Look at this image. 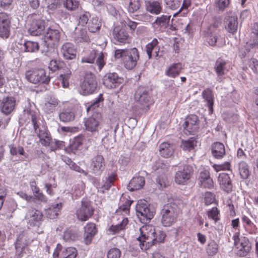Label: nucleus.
Segmentation results:
<instances>
[{
	"mask_svg": "<svg viewBox=\"0 0 258 258\" xmlns=\"http://www.w3.org/2000/svg\"><path fill=\"white\" fill-rule=\"evenodd\" d=\"M151 91L147 87L140 86L136 90L134 99L142 109H148L152 102Z\"/></svg>",
	"mask_w": 258,
	"mask_h": 258,
	"instance_id": "7",
	"label": "nucleus"
},
{
	"mask_svg": "<svg viewBox=\"0 0 258 258\" xmlns=\"http://www.w3.org/2000/svg\"><path fill=\"white\" fill-rule=\"evenodd\" d=\"M219 250V245L213 240L210 241L206 248V251L209 256H214L217 254Z\"/></svg>",
	"mask_w": 258,
	"mask_h": 258,
	"instance_id": "48",
	"label": "nucleus"
},
{
	"mask_svg": "<svg viewBox=\"0 0 258 258\" xmlns=\"http://www.w3.org/2000/svg\"><path fill=\"white\" fill-rule=\"evenodd\" d=\"M78 252L76 248L74 247H68L62 251L61 258H76Z\"/></svg>",
	"mask_w": 258,
	"mask_h": 258,
	"instance_id": "53",
	"label": "nucleus"
},
{
	"mask_svg": "<svg viewBox=\"0 0 258 258\" xmlns=\"http://www.w3.org/2000/svg\"><path fill=\"white\" fill-rule=\"evenodd\" d=\"M61 32L59 29L49 28L44 35V42L47 47H53L59 42Z\"/></svg>",
	"mask_w": 258,
	"mask_h": 258,
	"instance_id": "14",
	"label": "nucleus"
},
{
	"mask_svg": "<svg viewBox=\"0 0 258 258\" xmlns=\"http://www.w3.org/2000/svg\"><path fill=\"white\" fill-rule=\"evenodd\" d=\"M123 79L119 77L116 73L106 74L103 78V83L107 88L112 89L117 87L122 83Z\"/></svg>",
	"mask_w": 258,
	"mask_h": 258,
	"instance_id": "20",
	"label": "nucleus"
},
{
	"mask_svg": "<svg viewBox=\"0 0 258 258\" xmlns=\"http://www.w3.org/2000/svg\"><path fill=\"white\" fill-rule=\"evenodd\" d=\"M94 209L90 202L82 200L81 207L76 211L77 219L81 221L88 220L93 214Z\"/></svg>",
	"mask_w": 258,
	"mask_h": 258,
	"instance_id": "12",
	"label": "nucleus"
},
{
	"mask_svg": "<svg viewBox=\"0 0 258 258\" xmlns=\"http://www.w3.org/2000/svg\"><path fill=\"white\" fill-rule=\"evenodd\" d=\"M161 214L162 225L165 227L170 226L175 222L177 216V206L171 204L165 205Z\"/></svg>",
	"mask_w": 258,
	"mask_h": 258,
	"instance_id": "8",
	"label": "nucleus"
},
{
	"mask_svg": "<svg viewBox=\"0 0 258 258\" xmlns=\"http://www.w3.org/2000/svg\"><path fill=\"white\" fill-rule=\"evenodd\" d=\"M60 120L64 122L71 121L75 118L74 112L70 109L63 110L59 115Z\"/></svg>",
	"mask_w": 258,
	"mask_h": 258,
	"instance_id": "45",
	"label": "nucleus"
},
{
	"mask_svg": "<svg viewBox=\"0 0 258 258\" xmlns=\"http://www.w3.org/2000/svg\"><path fill=\"white\" fill-rule=\"evenodd\" d=\"M198 142L196 139L191 138L187 140L182 141L181 147L184 151H190L195 149L197 146Z\"/></svg>",
	"mask_w": 258,
	"mask_h": 258,
	"instance_id": "46",
	"label": "nucleus"
},
{
	"mask_svg": "<svg viewBox=\"0 0 258 258\" xmlns=\"http://www.w3.org/2000/svg\"><path fill=\"white\" fill-rule=\"evenodd\" d=\"M63 238L67 241H75L78 238V234L75 231L68 229L64 232Z\"/></svg>",
	"mask_w": 258,
	"mask_h": 258,
	"instance_id": "56",
	"label": "nucleus"
},
{
	"mask_svg": "<svg viewBox=\"0 0 258 258\" xmlns=\"http://www.w3.org/2000/svg\"><path fill=\"white\" fill-rule=\"evenodd\" d=\"M204 203L206 205L213 203L215 201V196L210 191H207L204 195Z\"/></svg>",
	"mask_w": 258,
	"mask_h": 258,
	"instance_id": "63",
	"label": "nucleus"
},
{
	"mask_svg": "<svg viewBox=\"0 0 258 258\" xmlns=\"http://www.w3.org/2000/svg\"><path fill=\"white\" fill-rule=\"evenodd\" d=\"M159 42L158 40L156 38H154L151 42L148 43L146 46V51L148 55V58L151 59L152 56V51L153 50H156L157 49L159 50V49L158 48V44ZM156 54V56H158V53L157 51L155 52Z\"/></svg>",
	"mask_w": 258,
	"mask_h": 258,
	"instance_id": "43",
	"label": "nucleus"
},
{
	"mask_svg": "<svg viewBox=\"0 0 258 258\" xmlns=\"http://www.w3.org/2000/svg\"><path fill=\"white\" fill-rule=\"evenodd\" d=\"M199 128L198 117L191 114L185 118L183 132L186 135H194Z\"/></svg>",
	"mask_w": 258,
	"mask_h": 258,
	"instance_id": "13",
	"label": "nucleus"
},
{
	"mask_svg": "<svg viewBox=\"0 0 258 258\" xmlns=\"http://www.w3.org/2000/svg\"><path fill=\"white\" fill-rule=\"evenodd\" d=\"M175 146L168 142H163L159 146L160 155L164 158H169L172 155Z\"/></svg>",
	"mask_w": 258,
	"mask_h": 258,
	"instance_id": "33",
	"label": "nucleus"
},
{
	"mask_svg": "<svg viewBox=\"0 0 258 258\" xmlns=\"http://www.w3.org/2000/svg\"><path fill=\"white\" fill-rule=\"evenodd\" d=\"M208 218L213 220L215 222L220 220L219 211L216 207H213L207 212Z\"/></svg>",
	"mask_w": 258,
	"mask_h": 258,
	"instance_id": "61",
	"label": "nucleus"
},
{
	"mask_svg": "<svg viewBox=\"0 0 258 258\" xmlns=\"http://www.w3.org/2000/svg\"><path fill=\"white\" fill-rule=\"evenodd\" d=\"M91 168L94 174H101L105 168V161L102 155H97L92 159Z\"/></svg>",
	"mask_w": 258,
	"mask_h": 258,
	"instance_id": "26",
	"label": "nucleus"
},
{
	"mask_svg": "<svg viewBox=\"0 0 258 258\" xmlns=\"http://www.w3.org/2000/svg\"><path fill=\"white\" fill-rule=\"evenodd\" d=\"M77 67V63L75 61H73L72 65L70 66V69L66 68L63 69V72L61 73L57 77L58 83H60L63 88H66L69 87V80L72 74L71 69H73V68L75 69Z\"/></svg>",
	"mask_w": 258,
	"mask_h": 258,
	"instance_id": "27",
	"label": "nucleus"
},
{
	"mask_svg": "<svg viewBox=\"0 0 258 258\" xmlns=\"http://www.w3.org/2000/svg\"><path fill=\"white\" fill-rule=\"evenodd\" d=\"M25 78L30 83L34 84H48L50 77L44 69H33L25 72Z\"/></svg>",
	"mask_w": 258,
	"mask_h": 258,
	"instance_id": "5",
	"label": "nucleus"
},
{
	"mask_svg": "<svg viewBox=\"0 0 258 258\" xmlns=\"http://www.w3.org/2000/svg\"><path fill=\"white\" fill-rule=\"evenodd\" d=\"M101 120V114L100 113L94 112L91 116L84 119V122L86 130L92 133L97 132Z\"/></svg>",
	"mask_w": 258,
	"mask_h": 258,
	"instance_id": "15",
	"label": "nucleus"
},
{
	"mask_svg": "<svg viewBox=\"0 0 258 258\" xmlns=\"http://www.w3.org/2000/svg\"><path fill=\"white\" fill-rule=\"evenodd\" d=\"M145 184V179L143 176L134 177L130 181L127 186V189L131 191L139 190Z\"/></svg>",
	"mask_w": 258,
	"mask_h": 258,
	"instance_id": "34",
	"label": "nucleus"
},
{
	"mask_svg": "<svg viewBox=\"0 0 258 258\" xmlns=\"http://www.w3.org/2000/svg\"><path fill=\"white\" fill-rule=\"evenodd\" d=\"M239 171L242 178L246 179L248 177L249 170L248 166L245 162H240L239 163Z\"/></svg>",
	"mask_w": 258,
	"mask_h": 258,
	"instance_id": "57",
	"label": "nucleus"
},
{
	"mask_svg": "<svg viewBox=\"0 0 258 258\" xmlns=\"http://www.w3.org/2000/svg\"><path fill=\"white\" fill-rule=\"evenodd\" d=\"M121 255L120 250L117 248L110 249L107 255V258H120Z\"/></svg>",
	"mask_w": 258,
	"mask_h": 258,
	"instance_id": "64",
	"label": "nucleus"
},
{
	"mask_svg": "<svg viewBox=\"0 0 258 258\" xmlns=\"http://www.w3.org/2000/svg\"><path fill=\"white\" fill-rule=\"evenodd\" d=\"M116 130L117 127L114 130L113 135L111 132L108 131L106 136L102 139V145L107 149L112 148L113 144L115 143Z\"/></svg>",
	"mask_w": 258,
	"mask_h": 258,
	"instance_id": "41",
	"label": "nucleus"
},
{
	"mask_svg": "<svg viewBox=\"0 0 258 258\" xmlns=\"http://www.w3.org/2000/svg\"><path fill=\"white\" fill-rule=\"evenodd\" d=\"M146 7L147 11L154 15H158L162 10L161 3L156 1L146 2Z\"/></svg>",
	"mask_w": 258,
	"mask_h": 258,
	"instance_id": "37",
	"label": "nucleus"
},
{
	"mask_svg": "<svg viewBox=\"0 0 258 258\" xmlns=\"http://www.w3.org/2000/svg\"><path fill=\"white\" fill-rule=\"evenodd\" d=\"M27 27L30 35L38 36L43 33L45 22L40 16L33 14L27 18Z\"/></svg>",
	"mask_w": 258,
	"mask_h": 258,
	"instance_id": "4",
	"label": "nucleus"
},
{
	"mask_svg": "<svg viewBox=\"0 0 258 258\" xmlns=\"http://www.w3.org/2000/svg\"><path fill=\"white\" fill-rule=\"evenodd\" d=\"M202 96L207 102L209 113H212L214 104V98L212 91L209 89H205L202 92Z\"/></svg>",
	"mask_w": 258,
	"mask_h": 258,
	"instance_id": "40",
	"label": "nucleus"
},
{
	"mask_svg": "<svg viewBox=\"0 0 258 258\" xmlns=\"http://www.w3.org/2000/svg\"><path fill=\"white\" fill-rule=\"evenodd\" d=\"M198 183L203 188L212 189L214 187V182L208 170L205 169L200 173Z\"/></svg>",
	"mask_w": 258,
	"mask_h": 258,
	"instance_id": "24",
	"label": "nucleus"
},
{
	"mask_svg": "<svg viewBox=\"0 0 258 258\" xmlns=\"http://www.w3.org/2000/svg\"><path fill=\"white\" fill-rule=\"evenodd\" d=\"M62 207L61 203L52 204L46 210L45 214L46 216L50 219L56 218L60 214Z\"/></svg>",
	"mask_w": 258,
	"mask_h": 258,
	"instance_id": "35",
	"label": "nucleus"
},
{
	"mask_svg": "<svg viewBox=\"0 0 258 258\" xmlns=\"http://www.w3.org/2000/svg\"><path fill=\"white\" fill-rule=\"evenodd\" d=\"M136 210L137 216L143 223L149 222L153 218L155 213V209L144 200L138 201Z\"/></svg>",
	"mask_w": 258,
	"mask_h": 258,
	"instance_id": "3",
	"label": "nucleus"
},
{
	"mask_svg": "<svg viewBox=\"0 0 258 258\" xmlns=\"http://www.w3.org/2000/svg\"><path fill=\"white\" fill-rule=\"evenodd\" d=\"M191 3L189 0H184L181 7L178 11L173 14V17H176L178 14H181V16H184L187 13V9L190 6Z\"/></svg>",
	"mask_w": 258,
	"mask_h": 258,
	"instance_id": "59",
	"label": "nucleus"
},
{
	"mask_svg": "<svg viewBox=\"0 0 258 258\" xmlns=\"http://www.w3.org/2000/svg\"><path fill=\"white\" fill-rule=\"evenodd\" d=\"M106 54L102 51L98 52L96 57L95 64L98 67L99 71H101L104 65L106 64Z\"/></svg>",
	"mask_w": 258,
	"mask_h": 258,
	"instance_id": "51",
	"label": "nucleus"
},
{
	"mask_svg": "<svg viewBox=\"0 0 258 258\" xmlns=\"http://www.w3.org/2000/svg\"><path fill=\"white\" fill-rule=\"evenodd\" d=\"M192 173V168L190 165L180 166L179 170L176 172L175 181L179 184H184L190 178Z\"/></svg>",
	"mask_w": 258,
	"mask_h": 258,
	"instance_id": "17",
	"label": "nucleus"
},
{
	"mask_svg": "<svg viewBox=\"0 0 258 258\" xmlns=\"http://www.w3.org/2000/svg\"><path fill=\"white\" fill-rule=\"evenodd\" d=\"M101 24L97 17H93L88 23V30L90 32L95 33L98 31Z\"/></svg>",
	"mask_w": 258,
	"mask_h": 258,
	"instance_id": "52",
	"label": "nucleus"
},
{
	"mask_svg": "<svg viewBox=\"0 0 258 258\" xmlns=\"http://www.w3.org/2000/svg\"><path fill=\"white\" fill-rule=\"evenodd\" d=\"M183 66L181 63H174L171 64L165 71L166 76L171 78H175L179 76L181 71L183 69Z\"/></svg>",
	"mask_w": 258,
	"mask_h": 258,
	"instance_id": "36",
	"label": "nucleus"
},
{
	"mask_svg": "<svg viewBox=\"0 0 258 258\" xmlns=\"http://www.w3.org/2000/svg\"><path fill=\"white\" fill-rule=\"evenodd\" d=\"M133 201L122 196L118 204L119 207L116 210L115 217H125L129 215L131 205Z\"/></svg>",
	"mask_w": 258,
	"mask_h": 258,
	"instance_id": "22",
	"label": "nucleus"
},
{
	"mask_svg": "<svg viewBox=\"0 0 258 258\" xmlns=\"http://www.w3.org/2000/svg\"><path fill=\"white\" fill-rule=\"evenodd\" d=\"M61 53L63 57L67 60H75L76 58V49L74 45L71 43H66L61 48Z\"/></svg>",
	"mask_w": 258,
	"mask_h": 258,
	"instance_id": "31",
	"label": "nucleus"
},
{
	"mask_svg": "<svg viewBox=\"0 0 258 258\" xmlns=\"http://www.w3.org/2000/svg\"><path fill=\"white\" fill-rule=\"evenodd\" d=\"M97 86L95 76L90 73L87 74L84 77L83 82L80 87V93L83 95H87L93 93Z\"/></svg>",
	"mask_w": 258,
	"mask_h": 258,
	"instance_id": "10",
	"label": "nucleus"
},
{
	"mask_svg": "<svg viewBox=\"0 0 258 258\" xmlns=\"http://www.w3.org/2000/svg\"><path fill=\"white\" fill-rule=\"evenodd\" d=\"M167 169L168 166L161 160H157L152 165L153 172L157 175L156 182L160 188L166 186L167 177L165 173Z\"/></svg>",
	"mask_w": 258,
	"mask_h": 258,
	"instance_id": "9",
	"label": "nucleus"
},
{
	"mask_svg": "<svg viewBox=\"0 0 258 258\" xmlns=\"http://www.w3.org/2000/svg\"><path fill=\"white\" fill-rule=\"evenodd\" d=\"M230 68L229 63L224 59L219 58L217 59L214 69L218 77V81H222L223 76L227 73Z\"/></svg>",
	"mask_w": 258,
	"mask_h": 258,
	"instance_id": "23",
	"label": "nucleus"
},
{
	"mask_svg": "<svg viewBox=\"0 0 258 258\" xmlns=\"http://www.w3.org/2000/svg\"><path fill=\"white\" fill-rule=\"evenodd\" d=\"M58 105L57 100L55 98H51L45 103L44 109L47 113L53 112Z\"/></svg>",
	"mask_w": 258,
	"mask_h": 258,
	"instance_id": "55",
	"label": "nucleus"
},
{
	"mask_svg": "<svg viewBox=\"0 0 258 258\" xmlns=\"http://www.w3.org/2000/svg\"><path fill=\"white\" fill-rule=\"evenodd\" d=\"M212 155L216 159H221L225 154V149L223 144L217 142L212 146Z\"/></svg>",
	"mask_w": 258,
	"mask_h": 258,
	"instance_id": "38",
	"label": "nucleus"
},
{
	"mask_svg": "<svg viewBox=\"0 0 258 258\" xmlns=\"http://www.w3.org/2000/svg\"><path fill=\"white\" fill-rule=\"evenodd\" d=\"M216 27L217 26L215 24L211 25L203 33L204 41L211 46H215L216 45L219 37Z\"/></svg>",
	"mask_w": 258,
	"mask_h": 258,
	"instance_id": "19",
	"label": "nucleus"
},
{
	"mask_svg": "<svg viewBox=\"0 0 258 258\" xmlns=\"http://www.w3.org/2000/svg\"><path fill=\"white\" fill-rule=\"evenodd\" d=\"M30 185L35 198L41 202L47 203L48 200L47 197L40 191L39 187L37 186L36 182L35 181H31Z\"/></svg>",
	"mask_w": 258,
	"mask_h": 258,
	"instance_id": "39",
	"label": "nucleus"
},
{
	"mask_svg": "<svg viewBox=\"0 0 258 258\" xmlns=\"http://www.w3.org/2000/svg\"><path fill=\"white\" fill-rule=\"evenodd\" d=\"M241 221L244 228L248 231L249 233L252 234L255 233L254 228L255 227V225L248 217L245 215L242 216Z\"/></svg>",
	"mask_w": 258,
	"mask_h": 258,
	"instance_id": "47",
	"label": "nucleus"
},
{
	"mask_svg": "<svg viewBox=\"0 0 258 258\" xmlns=\"http://www.w3.org/2000/svg\"><path fill=\"white\" fill-rule=\"evenodd\" d=\"M140 236L137 238V241L143 250H146L152 245L162 242L166 236L164 232L156 230L151 225H146L140 228Z\"/></svg>",
	"mask_w": 258,
	"mask_h": 258,
	"instance_id": "1",
	"label": "nucleus"
},
{
	"mask_svg": "<svg viewBox=\"0 0 258 258\" xmlns=\"http://www.w3.org/2000/svg\"><path fill=\"white\" fill-rule=\"evenodd\" d=\"M115 178V174L113 173H112L107 177H106L104 183L102 185V188L105 190L109 189L113 184Z\"/></svg>",
	"mask_w": 258,
	"mask_h": 258,
	"instance_id": "62",
	"label": "nucleus"
},
{
	"mask_svg": "<svg viewBox=\"0 0 258 258\" xmlns=\"http://www.w3.org/2000/svg\"><path fill=\"white\" fill-rule=\"evenodd\" d=\"M75 40L77 42H85L88 43L90 41V36L85 28L81 29L76 34Z\"/></svg>",
	"mask_w": 258,
	"mask_h": 258,
	"instance_id": "49",
	"label": "nucleus"
},
{
	"mask_svg": "<svg viewBox=\"0 0 258 258\" xmlns=\"http://www.w3.org/2000/svg\"><path fill=\"white\" fill-rule=\"evenodd\" d=\"M10 21L8 15L0 13V37L8 38L10 34Z\"/></svg>",
	"mask_w": 258,
	"mask_h": 258,
	"instance_id": "25",
	"label": "nucleus"
},
{
	"mask_svg": "<svg viewBox=\"0 0 258 258\" xmlns=\"http://www.w3.org/2000/svg\"><path fill=\"white\" fill-rule=\"evenodd\" d=\"M112 36L116 44L129 43L131 41L127 32L119 26L114 27L112 31Z\"/></svg>",
	"mask_w": 258,
	"mask_h": 258,
	"instance_id": "18",
	"label": "nucleus"
},
{
	"mask_svg": "<svg viewBox=\"0 0 258 258\" xmlns=\"http://www.w3.org/2000/svg\"><path fill=\"white\" fill-rule=\"evenodd\" d=\"M171 16L163 15L158 17L153 24L155 29H158L160 31H164L169 25Z\"/></svg>",
	"mask_w": 258,
	"mask_h": 258,
	"instance_id": "32",
	"label": "nucleus"
},
{
	"mask_svg": "<svg viewBox=\"0 0 258 258\" xmlns=\"http://www.w3.org/2000/svg\"><path fill=\"white\" fill-rule=\"evenodd\" d=\"M114 56L115 59H121V62L127 70H132L137 64L140 59L138 49L136 47L115 50Z\"/></svg>",
	"mask_w": 258,
	"mask_h": 258,
	"instance_id": "2",
	"label": "nucleus"
},
{
	"mask_svg": "<svg viewBox=\"0 0 258 258\" xmlns=\"http://www.w3.org/2000/svg\"><path fill=\"white\" fill-rule=\"evenodd\" d=\"M78 0H63V6L68 11H73L77 10L79 6Z\"/></svg>",
	"mask_w": 258,
	"mask_h": 258,
	"instance_id": "54",
	"label": "nucleus"
},
{
	"mask_svg": "<svg viewBox=\"0 0 258 258\" xmlns=\"http://www.w3.org/2000/svg\"><path fill=\"white\" fill-rule=\"evenodd\" d=\"M84 242L86 245L90 244L93 238L97 233V229L93 223H88L84 228Z\"/></svg>",
	"mask_w": 258,
	"mask_h": 258,
	"instance_id": "28",
	"label": "nucleus"
},
{
	"mask_svg": "<svg viewBox=\"0 0 258 258\" xmlns=\"http://www.w3.org/2000/svg\"><path fill=\"white\" fill-rule=\"evenodd\" d=\"M39 116V111L35 108L32 107H27L24 110L23 116L20 118L21 122H24L27 123H32L35 132L38 128L37 124L38 117Z\"/></svg>",
	"mask_w": 258,
	"mask_h": 258,
	"instance_id": "11",
	"label": "nucleus"
},
{
	"mask_svg": "<svg viewBox=\"0 0 258 258\" xmlns=\"http://www.w3.org/2000/svg\"><path fill=\"white\" fill-rule=\"evenodd\" d=\"M21 49L25 52H35L39 50V45L37 42L26 41L24 42Z\"/></svg>",
	"mask_w": 258,
	"mask_h": 258,
	"instance_id": "42",
	"label": "nucleus"
},
{
	"mask_svg": "<svg viewBox=\"0 0 258 258\" xmlns=\"http://www.w3.org/2000/svg\"><path fill=\"white\" fill-rule=\"evenodd\" d=\"M16 105L15 97L11 96L5 97L0 101V110L4 114L8 115L14 110Z\"/></svg>",
	"mask_w": 258,
	"mask_h": 258,
	"instance_id": "21",
	"label": "nucleus"
},
{
	"mask_svg": "<svg viewBox=\"0 0 258 258\" xmlns=\"http://www.w3.org/2000/svg\"><path fill=\"white\" fill-rule=\"evenodd\" d=\"M218 182L220 188L225 192L229 193L231 191L232 184L228 173L222 172L219 174Z\"/></svg>",
	"mask_w": 258,
	"mask_h": 258,
	"instance_id": "29",
	"label": "nucleus"
},
{
	"mask_svg": "<svg viewBox=\"0 0 258 258\" xmlns=\"http://www.w3.org/2000/svg\"><path fill=\"white\" fill-rule=\"evenodd\" d=\"M115 218L118 221V223L116 224L112 225L108 228V231L112 234H115L124 231L126 228L128 223L127 217L123 216Z\"/></svg>",
	"mask_w": 258,
	"mask_h": 258,
	"instance_id": "30",
	"label": "nucleus"
},
{
	"mask_svg": "<svg viewBox=\"0 0 258 258\" xmlns=\"http://www.w3.org/2000/svg\"><path fill=\"white\" fill-rule=\"evenodd\" d=\"M38 136L41 144L44 146H48L52 140L50 135L45 129L39 130Z\"/></svg>",
	"mask_w": 258,
	"mask_h": 258,
	"instance_id": "44",
	"label": "nucleus"
},
{
	"mask_svg": "<svg viewBox=\"0 0 258 258\" xmlns=\"http://www.w3.org/2000/svg\"><path fill=\"white\" fill-rule=\"evenodd\" d=\"M237 18L235 17H229L227 19V24L226 28L228 31L232 34L235 33L237 29Z\"/></svg>",
	"mask_w": 258,
	"mask_h": 258,
	"instance_id": "50",
	"label": "nucleus"
},
{
	"mask_svg": "<svg viewBox=\"0 0 258 258\" xmlns=\"http://www.w3.org/2000/svg\"><path fill=\"white\" fill-rule=\"evenodd\" d=\"M234 245L236 250L237 255L244 257L248 254L251 249V244L248 238L245 236H240L239 231H236L232 236Z\"/></svg>",
	"mask_w": 258,
	"mask_h": 258,
	"instance_id": "6",
	"label": "nucleus"
},
{
	"mask_svg": "<svg viewBox=\"0 0 258 258\" xmlns=\"http://www.w3.org/2000/svg\"><path fill=\"white\" fill-rule=\"evenodd\" d=\"M84 136L79 135L75 137L71 144V147L73 150L78 149L82 145L84 141Z\"/></svg>",
	"mask_w": 258,
	"mask_h": 258,
	"instance_id": "58",
	"label": "nucleus"
},
{
	"mask_svg": "<svg viewBox=\"0 0 258 258\" xmlns=\"http://www.w3.org/2000/svg\"><path fill=\"white\" fill-rule=\"evenodd\" d=\"M98 52L99 51L96 50H92L88 56L82 58V62L90 63H94Z\"/></svg>",
	"mask_w": 258,
	"mask_h": 258,
	"instance_id": "60",
	"label": "nucleus"
},
{
	"mask_svg": "<svg viewBox=\"0 0 258 258\" xmlns=\"http://www.w3.org/2000/svg\"><path fill=\"white\" fill-rule=\"evenodd\" d=\"M43 216L40 210L32 208L27 212L25 219L30 226L39 227L42 221Z\"/></svg>",
	"mask_w": 258,
	"mask_h": 258,
	"instance_id": "16",
	"label": "nucleus"
}]
</instances>
